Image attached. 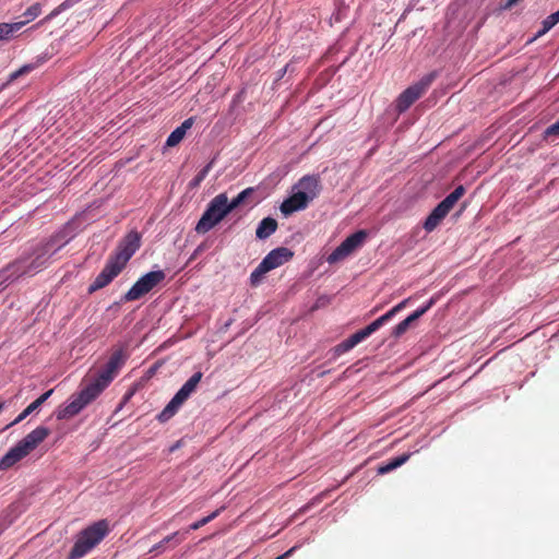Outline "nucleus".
<instances>
[{
    "mask_svg": "<svg viewBox=\"0 0 559 559\" xmlns=\"http://www.w3.org/2000/svg\"><path fill=\"white\" fill-rule=\"evenodd\" d=\"M202 372L198 371L193 373L189 380L179 389V391L175 394V396L170 400V402L165 406V408L157 415V419L160 423H165L169 420L179 409V407L190 397V395L195 391L198 384L202 379Z\"/></svg>",
    "mask_w": 559,
    "mask_h": 559,
    "instance_id": "obj_6",
    "label": "nucleus"
},
{
    "mask_svg": "<svg viewBox=\"0 0 559 559\" xmlns=\"http://www.w3.org/2000/svg\"><path fill=\"white\" fill-rule=\"evenodd\" d=\"M4 403L0 402V412L2 411Z\"/></svg>",
    "mask_w": 559,
    "mask_h": 559,
    "instance_id": "obj_35",
    "label": "nucleus"
},
{
    "mask_svg": "<svg viewBox=\"0 0 559 559\" xmlns=\"http://www.w3.org/2000/svg\"><path fill=\"white\" fill-rule=\"evenodd\" d=\"M50 435V430L47 427L39 426L27 433L19 443L31 453L34 449H36L48 436Z\"/></svg>",
    "mask_w": 559,
    "mask_h": 559,
    "instance_id": "obj_15",
    "label": "nucleus"
},
{
    "mask_svg": "<svg viewBox=\"0 0 559 559\" xmlns=\"http://www.w3.org/2000/svg\"><path fill=\"white\" fill-rule=\"evenodd\" d=\"M435 302H436V298L435 297L430 298V300L425 306L417 309L412 314H409L406 319H404L397 325H395V328L392 331V335L394 337L402 336L409 329L411 324L413 322H415L416 320H418L421 316H424L435 305Z\"/></svg>",
    "mask_w": 559,
    "mask_h": 559,
    "instance_id": "obj_14",
    "label": "nucleus"
},
{
    "mask_svg": "<svg viewBox=\"0 0 559 559\" xmlns=\"http://www.w3.org/2000/svg\"><path fill=\"white\" fill-rule=\"evenodd\" d=\"M188 534H189V530L177 531V532L166 536L165 538H163L156 545H154L151 548L150 552H158V554L163 552V551H165L167 545H169L171 548H175L177 545H179L187 538Z\"/></svg>",
    "mask_w": 559,
    "mask_h": 559,
    "instance_id": "obj_19",
    "label": "nucleus"
},
{
    "mask_svg": "<svg viewBox=\"0 0 559 559\" xmlns=\"http://www.w3.org/2000/svg\"><path fill=\"white\" fill-rule=\"evenodd\" d=\"M213 162H210L206 166H204L197 176L190 181L189 187L191 189L198 188L201 182L206 178L209 175L211 168H212Z\"/></svg>",
    "mask_w": 559,
    "mask_h": 559,
    "instance_id": "obj_28",
    "label": "nucleus"
},
{
    "mask_svg": "<svg viewBox=\"0 0 559 559\" xmlns=\"http://www.w3.org/2000/svg\"><path fill=\"white\" fill-rule=\"evenodd\" d=\"M368 234L366 230L360 229L352 235H349L344 241L337 246L331 254L326 258V261L330 264L337 263L343 261L352 253H354L358 248L362 246L367 238Z\"/></svg>",
    "mask_w": 559,
    "mask_h": 559,
    "instance_id": "obj_9",
    "label": "nucleus"
},
{
    "mask_svg": "<svg viewBox=\"0 0 559 559\" xmlns=\"http://www.w3.org/2000/svg\"><path fill=\"white\" fill-rule=\"evenodd\" d=\"M107 520H99L80 532L70 551L69 559H80L97 546L109 533Z\"/></svg>",
    "mask_w": 559,
    "mask_h": 559,
    "instance_id": "obj_4",
    "label": "nucleus"
},
{
    "mask_svg": "<svg viewBox=\"0 0 559 559\" xmlns=\"http://www.w3.org/2000/svg\"><path fill=\"white\" fill-rule=\"evenodd\" d=\"M297 188H299V192L306 194L309 202L318 197L321 186L320 178L316 175H307L299 179L297 183Z\"/></svg>",
    "mask_w": 559,
    "mask_h": 559,
    "instance_id": "obj_17",
    "label": "nucleus"
},
{
    "mask_svg": "<svg viewBox=\"0 0 559 559\" xmlns=\"http://www.w3.org/2000/svg\"><path fill=\"white\" fill-rule=\"evenodd\" d=\"M229 214L226 209V193H219L209 203L195 226L198 234H206Z\"/></svg>",
    "mask_w": 559,
    "mask_h": 559,
    "instance_id": "obj_5",
    "label": "nucleus"
},
{
    "mask_svg": "<svg viewBox=\"0 0 559 559\" xmlns=\"http://www.w3.org/2000/svg\"><path fill=\"white\" fill-rule=\"evenodd\" d=\"M219 513H221V509H217L214 512H212L211 514H209L207 516H204V518L200 519L199 521L192 523L187 530H189V532L199 530L200 527L206 525L207 523H210L211 521L216 519Z\"/></svg>",
    "mask_w": 559,
    "mask_h": 559,
    "instance_id": "obj_29",
    "label": "nucleus"
},
{
    "mask_svg": "<svg viewBox=\"0 0 559 559\" xmlns=\"http://www.w3.org/2000/svg\"><path fill=\"white\" fill-rule=\"evenodd\" d=\"M41 13V7L39 3H34L33 5H31L24 13H23V16L25 17V20H23L22 22L25 24H27L28 22L35 20L39 14Z\"/></svg>",
    "mask_w": 559,
    "mask_h": 559,
    "instance_id": "obj_30",
    "label": "nucleus"
},
{
    "mask_svg": "<svg viewBox=\"0 0 559 559\" xmlns=\"http://www.w3.org/2000/svg\"><path fill=\"white\" fill-rule=\"evenodd\" d=\"M52 250L50 242L45 243L35 252V258L28 262L26 259H19L0 271L1 284L13 282L23 275H33L47 265L49 258L57 251Z\"/></svg>",
    "mask_w": 559,
    "mask_h": 559,
    "instance_id": "obj_2",
    "label": "nucleus"
},
{
    "mask_svg": "<svg viewBox=\"0 0 559 559\" xmlns=\"http://www.w3.org/2000/svg\"><path fill=\"white\" fill-rule=\"evenodd\" d=\"M408 298L404 299L396 306H394L391 310H389L383 316L379 317L374 321H372L370 324H368L366 328L355 332L353 335H350L348 338L344 340L340 344H337L333 348V355L334 357H338L350 349H353L357 344L365 341L367 337H369L372 333L378 331L381 326H383L386 322H389L397 312H400L402 309L405 308L406 304L408 302Z\"/></svg>",
    "mask_w": 559,
    "mask_h": 559,
    "instance_id": "obj_3",
    "label": "nucleus"
},
{
    "mask_svg": "<svg viewBox=\"0 0 559 559\" xmlns=\"http://www.w3.org/2000/svg\"><path fill=\"white\" fill-rule=\"evenodd\" d=\"M24 26L23 22L15 23H1L0 24V40L9 39L15 32Z\"/></svg>",
    "mask_w": 559,
    "mask_h": 559,
    "instance_id": "obj_24",
    "label": "nucleus"
},
{
    "mask_svg": "<svg viewBox=\"0 0 559 559\" xmlns=\"http://www.w3.org/2000/svg\"><path fill=\"white\" fill-rule=\"evenodd\" d=\"M193 126V118L186 119L179 127H177L167 138L166 146L174 147L179 144L187 131Z\"/></svg>",
    "mask_w": 559,
    "mask_h": 559,
    "instance_id": "obj_21",
    "label": "nucleus"
},
{
    "mask_svg": "<svg viewBox=\"0 0 559 559\" xmlns=\"http://www.w3.org/2000/svg\"><path fill=\"white\" fill-rule=\"evenodd\" d=\"M252 192L253 188H247L243 191H241L236 198H234L230 202H228V198L226 197V209H228V212L230 213L233 210L241 205Z\"/></svg>",
    "mask_w": 559,
    "mask_h": 559,
    "instance_id": "obj_25",
    "label": "nucleus"
},
{
    "mask_svg": "<svg viewBox=\"0 0 559 559\" xmlns=\"http://www.w3.org/2000/svg\"><path fill=\"white\" fill-rule=\"evenodd\" d=\"M558 23H559V10L556 11L555 13L548 15L543 21V28L540 31H538V33L536 34V36L532 40H534L536 37H539V36L544 35V34H546L548 31H550Z\"/></svg>",
    "mask_w": 559,
    "mask_h": 559,
    "instance_id": "obj_26",
    "label": "nucleus"
},
{
    "mask_svg": "<svg viewBox=\"0 0 559 559\" xmlns=\"http://www.w3.org/2000/svg\"><path fill=\"white\" fill-rule=\"evenodd\" d=\"M277 229V222L273 217L263 218L255 230V236L259 239H266Z\"/></svg>",
    "mask_w": 559,
    "mask_h": 559,
    "instance_id": "obj_22",
    "label": "nucleus"
},
{
    "mask_svg": "<svg viewBox=\"0 0 559 559\" xmlns=\"http://www.w3.org/2000/svg\"><path fill=\"white\" fill-rule=\"evenodd\" d=\"M294 255V252L285 247H280L270 251L262 260L264 265L270 270H274L284 263L288 262Z\"/></svg>",
    "mask_w": 559,
    "mask_h": 559,
    "instance_id": "obj_13",
    "label": "nucleus"
},
{
    "mask_svg": "<svg viewBox=\"0 0 559 559\" xmlns=\"http://www.w3.org/2000/svg\"><path fill=\"white\" fill-rule=\"evenodd\" d=\"M308 203L309 200L307 199L306 194L297 191L284 200L280 209L285 216H288L294 212L305 210L308 206Z\"/></svg>",
    "mask_w": 559,
    "mask_h": 559,
    "instance_id": "obj_16",
    "label": "nucleus"
},
{
    "mask_svg": "<svg viewBox=\"0 0 559 559\" xmlns=\"http://www.w3.org/2000/svg\"><path fill=\"white\" fill-rule=\"evenodd\" d=\"M556 138H559V120L547 127L543 133V139L545 141L554 140Z\"/></svg>",
    "mask_w": 559,
    "mask_h": 559,
    "instance_id": "obj_31",
    "label": "nucleus"
},
{
    "mask_svg": "<svg viewBox=\"0 0 559 559\" xmlns=\"http://www.w3.org/2000/svg\"><path fill=\"white\" fill-rule=\"evenodd\" d=\"M127 358L128 355L123 348L114 350L107 364L98 372L97 377L82 388L80 392L72 394L68 404L57 411V419L63 420L71 418L96 400L118 374L119 370L127 361Z\"/></svg>",
    "mask_w": 559,
    "mask_h": 559,
    "instance_id": "obj_1",
    "label": "nucleus"
},
{
    "mask_svg": "<svg viewBox=\"0 0 559 559\" xmlns=\"http://www.w3.org/2000/svg\"><path fill=\"white\" fill-rule=\"evenodd\" d=\"M53 393V389L48 390L39 397H37L34 402H32L12 423H10L7 428H10L22 420H24L28 415L38 409Z\"/></svg>",
    "mask_w": 559,
    "mask_h": 559,
    "instance_id": "obj_20",
    "label": "nucleus"
},
{
    "mask_svg": "<svg viewBox=\"0 0 559 559\" xmlns=\"http://www.w3.org/2000/svg\"><path fill=\"white\" fill-rule=\"evenodd\" d=\"M123 269L124 267L122 265L109 257L102 272L90 285L88 293L93 294L96 290H99L109 285L122 272Z\"/></svg>",
    "mask_w": 559,
    "mask_h": 559,
    "instance_id": "obj_12",
    "label": "nucleus"
},
{
    "mask_svg": "<svg viewBox=\"0 0 559 559\" xmlns=\"http://www.w3.org/2000/svg\"><path fill=\"white\" fill-rule=\"evenodd\" d=\"M141 246V235L132 230L127 234L118 243L115 251L109 255L112 260L126 267L132 255Z\"/></svg>",
    "mask_w": 559,
    "mask_h": 559,
    "instance_id": "obj_11",
    "label": "nucleus"
},
{
    "mask_svg": "<svg viewBox=\"0 0 559 559\" xmlns=\"http://www.w3.org/2000/svg\"><path fill=\"white\" fill-rule=\"evenodd\" d=\"M33 69H34V67L32 64H25V66L21 67L19 70H16L10 74V81H13L24 74L29 73Z\"/></svg>",
    "mask_w": 559,
    "mask_h": 559,
    "instance_id": "obj_32",
    "label": "nucleus"
},
{
    "mask_svg": "<svg viewBox=\"0 0 559 559\" xmlns=\"http://www.w3.org/2000/svg\"><path fill=\"white\" fill-rule=\"evenodd\" d=\"M29 453L17 442L0 459V471H7Z\"/></svg>",
    "mask_w": 559,
    "mask_h": 559,
    "instance_id": "obj_18",
    "label": "nucleus"
},
{
    "mask_svg": "<svg viewBox=\"0 0 559 559\" xmlns=\"http://www.w3.org/2000/svg\"><path fill=\"white\" fill-rule=\"evenodd\" d=\"M433 78L435 75L432 73L428 74L424 76L419 82L411 85L404 92H402L396 99L397 111H406L418 98H420L432 83Z\"/></svg>",
    "mask_w": 559,
    "mask_h": 559,
    "instance_id": "obj_10",
    "label": "nucleus"
},
{
    "mask_svg": "<svg viewBox=\"0 0 559 559\" xmlns=\"http://www.w3.org/2000/svg\"><path fill=\"white\" fill-rule=\"evenodd\" d=\"M164 271H151L141 276L133 286L124 294L122 300L134 301L153 290L159 283L165 280Z\"/></svg>",
    "mask_w": 559,
    "mask_h": 559,
    "instance_id": "obj_8",
    "label": "nucleus"
},
{
    "mask_svg": "<svg viewBox=\"0 0 559 559\" xmlns=\"http://www.w3.org/2000/svg\"><path fill=\"white\" fill-rule=\"evenodd\" d=\"M267 272H270V270L261 261L250 275L251 285L252 286L259 285Z\"/></svg>",
    "mask_w": 559,
    "mask_h": 559,
    "instance_id": "obj_27",
    "label": "nucleus"
},
{
    "mask_svg": "<svg viewBox=\"0 0 559 559\" xmlns=\"http://www.w3.org/2000/svg\"><path fill=\"white\" fill-rule=\"evenodd\" d=\"M296 549H297V546H294L290 549H288L287 551H285L284 554H282L281 556L276 557L275 559H287L295 552Z\"/></svg>",
    "mask_w": 559,
    "mask_h": 559,
    "instance_id": "obj_34",
    "label": "nucleus"
},
{
    "mask_svg": "<svg viewBox=\"0 0 559 559\" xmlns=\"http://www.w3.org/2000/svg\"><path fill=\"white\" fill-rule=\"evenodd\" d=\"M81 0H64L61 4H59V7L52 12L51 15H55L59 12H62V11H66L70 8H72L73 5H75L76 3H79Z\"/></svg>",
    "mask_w": 559,
    "mask_h": 559,
    "instance_id": "obj_33",
    "label": "nucleus"
},
{
    "mask_svg": "<svg viewBox=\"0 0 559 559\" xmlns=\"http://www.w3.org/2000/svg\"><path fill=\"white\" fill-rule=\"evenodd\" d=\"M465 194V188L457 186L450 194H448L427 216L424 222V229L427 233L433 231L443 218L450 213L455 203Z\"/></svg>",
    "mask_w": 559,
    "mask_h": 559,
    "instance_id": "obj_7",
    "label": "nucleus"
},
{
    "mask_svg": "<svg viewBox=\"0 0 559 559\" xmlns=\"http://www.w3.org/2000/svg\"><path fill=\"white\" fill-rule=\"evenodd\" d=\"M409 457H411V453H404L400 456L391 459L385 464H382L378 467V474L384 475L386 473L392 472L393 469L405 464L409 460Z\"/></svg>",
    "mask_w": 559,
    "mask_h": 559,
    "instance_id": "obj_23",
    "label": "nucleus"
}]
</instances>
